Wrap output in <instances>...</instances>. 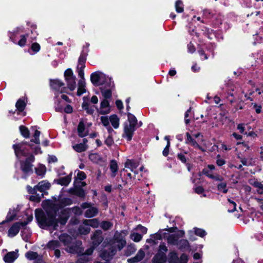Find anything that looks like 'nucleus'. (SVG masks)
<instances>
[{
  "mask_svg": "<svg viewBox=\"0 0 263 263\" xmlns=\"http://www.w3.org/2000/svg\"><path fill=\"white\" fill-rule=\"evenodd\" d=\"M52 204L50 201L43 202V207L46 212V215L41 209H37L35 211L36 219L40 227L43 229L52 228L53 230H56L58 223L64 225L67 222L71 211L76 215H81L82 213L81 207L76 206L71 209H64L61 210V214L55 219L53 216L55 210L51 208Z\"/></svg>",
  "mask_w": 263,
  "mask_h": 263,
  "instance_id": "1",
  "label": "nucleus"
},
{
  "mask_svg": "<svg viewBox=\"0 0 263 263\" xmlns=\"http://www.w3.org/2000/svg\"><path fill=\"white\" fill-rule=\"evenodd\" d=\"M59 238L60 240L64 243V245L67 246L66 249L67 252L70 253H77L81 256L85 255V260L87 262L89 260L88 256L92 253L94 248L100 244L103 239L102 231L101 230L96 231L91 237L93 246L88 249L86 252L83 253V250L80 247L82 245L81 241L77 242L76 244L73 245L72 244V237L66 234H61L59 236Z\"/></svg>",
  "mask_w": 263,
  "mask_h": 263,
  "instance_id": "2",
  "label": "nucleus"
},
{
  "mask_svg": "<svg viewBox=\"0 0 263 263\" xmlns=\"http://www.w3.org/2000/svg\"><path fill=\"white\" fill-rule=\"evenodd\" d=\"M127 235V232L125 230L121 232H116L110 245L107 247V249L100 253V256L104 260L110 261L117 250L120 251L125 246L126 241L125 236Z\"/></svg>",
  "mask_w": 263,
  "mask_h": 263,
  "instance_id": "3",
  "label": "nucleus"
},
{
  "mask_svg": "<svg viewBox=\"0 0 263 263\" xmlns=\"http://www.w3.org/2000/svg\"><path fill=\"white\" fill-rule=\"evenodd\" d=\"M13 148L16 157L18 159L23 157H29L31 155L29 151L30 144H28L26 142L13 144Z\"/></svg>",
  "mask_w": 263,
  "mask_h": 263,
  "instance_id": "4",
  "label": "nucleus"
},
{
  "mask_svg": "<svg viewBox=\"0 0 263 263\" xmlns=\"http://www.w3.org/2000/svg\"><path fill=\"white\" fill-rule=\"evenodd\" d=\"M91 83L96 86H102L108 82H110V79L104 73L97 71L91 73L90 76Z\"/></svg>",
  "mask_w": 263,
  "mask_h": 263,
  "instance_id": "5",
  "label": "nucleus"
},
{
  "mask_svg": "<svg viewBox=\"0 0 263 263\" xmlns=\"http://www.w3.org/2000/svg\"><path fill=\"white\" fill-rule=\"evenodd\" d=\"M64 77L68 88L71 91L76 87V76L71 69H67L64 72Z\"/></svg>",
  "mask_w": 263,
  "mask_h": 263,
  "instance_id": "6",
  "label": "nucleus"
},
{
  "mask_svg": "<svg viewBox=\"0 0 263 263\" xmlns=\"http://www.w3.org/2000/svg\"><path fill=\"white\" fill-rule=\"evenodd\" d=\"M50 184L48 182L45 180L40 182L38 184L35 186L33 188L30 186H27V190L29 193L32 194H35L36 191H40V192H43L49 189Z\"/></svg>",
  "mask_w": 263,
  "mask_h": 263,
  "instance_id": "7",
  "label": "nucleus"
},
{
  "mask_svg": "<svg viewBox=\"0 0 263 263\" xmlns=\"http://www.w3.org/2000/svg\"><path fill=\"white\" fill-rule=\"evenodd\" d=\"M81 206L82 209L86 210L84 213V215L86 217H93L98 213V208L92 206L90 203H83L81 205Z\"/></svg>",
  "mask_w": 263,
  "mask_h": 263,
  "instance_id": "8",
  "label": "nucleus"
},
{
  "mask_svg": "<svg viewBox=\"0 0 263 263\" xmlns=\"http://www.w3.org/2000/svg\"><path fill=\"white\" fill-rule=\"evenodd\" d=\"M86 56L87 55L86 54L83 53L81 54L79 58L77 66V71L78 73V76L80 78V79H83V80H85L84 69L85 67Z\"/></svg>",
  "mask_w": 263,
  "mask_h": 263,
  "instance_id": "9",
  "label": "nucleus"
},
{
  "mask_svg": "<svg viewBox=\"0 0 263 263\" xmlns=\"http://www.w3.org/2000/svg\"><path fill=\"white\" fill-rule=\"evenodd\" d=\"M27 224V222H15L9 229L8 231V236L10 237H13L19 232L21 228L25 227Z\"/></svg>",
  "mask_w": 263,
  "mask_h": 263,
  "instance_id": "10",
  "label": "nucleus"
},
{
  "mask_svg": "<svg viewBox=\"0 0 263 263\" xmlns=\"http://www.w3.org/2000/svg\"><path fill=\"white\" fill-rule=\"evenodd\" d=\"M34 161V157L32 155H30L25 161L21 162V169L24 173L27 174L32 172V165L31 163Z\"/></svg>",
  "mask_w": 263,
  "mask_h": 263,
  "instance_id": "11",
  "label": "nucleus"
},
{
  "mask_svg": "<svg viewBox=\"0 0 263 263\" xmlns=\"http://www.w3.org/2000/svg\"><path fill=\"white\" fill-rule=\"evenodd\" d=\"M91 123L85 124L83 121H81L78 126V135L81 137L87 136L89 133L88 128L91 126Z\"/></svg>",
  "mask_w": 263,
  "mask_h": 263,
  "instance_id": "12",
  "label": "nucleus"
},
{
  "mask_svg": "<svg viewBox=\"0 0 263 263\" xmlns=\"http://www.w3.org/2000/svg\"><path fill=\"white\" fill-rule=\"evenodd\" d=\"M124 166L125 168H128L131 172L134 173L135 179H136V176L138 174V171L137 168L139 166V162L132 159H128L125 162Z\"/></svg>",
  "mask_w": 263,
  "mask_h": 263,
  "instance_id": "13",
  "label": "nucleus"
},
{
  "mask_svg": "<svg viewBox=\"0 0 263 263\" xmlns=\"http://www.w3.org/2000/svg\"><path fill=\"white\" fill-rule=\"evenodd\" d=\"M184 234L183 231H179L177 234H171L167 236L166 235L167 243L172 245H178V239L182 237Z\"/></svg>",
  "mask_w": 263,
  "mask_h": 263,
  "instance_id": "14",
  "label": "nucleus"
},
{
  "mask_svg": "<svg viewBox=\"0 0 263 263\" xmlns=\"http://www.w3.org/2000/svg\"><path fill=\"white\" fill-rule=\"evenodd\" d=\"M20 210V209L18 205H17L16 207L10 208L7 215L6 219L0 223V224H4L6 222H10L14 220Z\"/></svg>",
  "mask_w": 263,
  "mask_h": 263,
  "instance_id": "15",
  "label": "nucleus"
},
{
  "mask_svg": "<svg viewBox=\"0 0 263 263\" xmlns=\"http://www.w3.org/2000/svg\"><path fill=\"white\" fill-rule=\"evenodd\" d=\"M50 86L55 91L60 93L65 92L66 88L64 87V84L59 80H52L50 82Z\"/></svg>",
  "mask_w": 263,
  "mask_h": 263,
  "instance_id": "16",
  "label": "nucleus"
},
{
  "mask_svg": "<svg viewBox=\"0 0 263 263\" xmlns=\"http://www.w3.org/2000/svg\"><path fill=\"white\" fill-rule=\"evenodd\" d=\"M98 112L101 115L108 114L110 112V106L107 100L103 99L100 104V107L97 109Z\"/></svg>",
  "mask_w": 263,
  "mask_h": 263,
  "instance_id": "17",
  "label": "nucleus"
},
{
  "mask_svg": "<svg viewBox=\"0 0 263 263\" xmlns=\"http://www.w3.org/2000/svg\"><path fill=\"white\" fill-rule=\"evenodd\" d=\"M135 130L136 127L128 124L125 125L123 137L126 138L127 141H130Z\"/></svg>",
  "mask_w": 263,
  "mask_h": 263,
  "instance_id": "18",
  "label": "nucleus"
},
{
  "mask_svg": "<svg viewBox=\"0 0 263 263\" xmlns=\"http://www.w3.org/2000/svg\"><path fill=\"white\" fill-rule=\"evenodd\" d=\"M18 257V250L10 252L6 254L4 257V260L6 263H13Z\"/></svg>",
  "mask_w": 263,
  "mask_h": 263,
  "instance_id": "19",
  "label": "nucleus"
},
{
  "mask_svg": "<svg viewBox=\"0 0 263 263\" xmlns=\"http://www.w3.org/2000/svg\"><path fill=\"white\" fill-rule=\"evenodd\" d=\"M164 231H166L165 229H160L155 234H151L150 237L154 238L155 241L158 242V240H162L163 238L166 237L167 233Z\"/></svg>",
  "mask_w": 263,
  "mask_h": 263,
  "instance_id": "20",
  "label": "nucleus"
},
{
  "mask_svg": "<svg viewBox=\"0 0 263 263\" xmlns=\"http://www.w3.org/2000/svg\"><path fill=\"white\" fill-rule=\"evenodd\" d=\"M166 254L158 252L153 258V263H164L166 261Z\"/></svg>",
  "mask_w": 263,
  "mask_h": 263,
  "instance_id": "21",
  "label": "nucleus"
},
{
  "mask_svg": "<svg viewBox=\"0 0 263 263\" xmlns=\"http://www.w3.org/2000/svg\"><path fill=\"white\" fill-rule=\"evenodd\" d=\"M85 81L83 79H80L78 82V88L77 91V95L81 96L86 92Z\"/></svg>",
  "mask_w": 263,
  "mask_h": 263,
  "instance_id": "22",
  "label": "nucleus"
},
{
  "mask_svg": "<svg viewBox=\"0 0 263 263\" xmlns=\"http://www.w3.org/2000/svg\"><path fill=\"white\" fill-rule=\"evenodd\" d=\"M101 122L103 125L105 127L108 133L110 134L113 132L112 128L110 126V119L107 116H102L100 118Z\"/></svg>",
  "mask_w": 263,
  "mask_h": 263,
  "instance_id": "23",
  "label": "nucleus"
},
{
  "mask_svg": "<svg viewBox=\"0 0 263 263\" xmlns=\"http://www.w3.org/2000/svg\"><path fill=\"white\" fill-rule=\"evenodd\" d=\"M145 256V253L144 251L140 249L137 255L133 258L128 259L129 262L134 263L141 261Z\"/></svg>",
  "mask_w": 263,
  "mask_h": 263,
  "instance_id": "24",
  "label": "nucleus"
},
{
  "mask_svg": "<svg viewBox=\"0 0 263 263\" xmlns=\"http://www.w3.org/2000/svg\"><path fill=\"white\" fill-rule=\"evenodd\" d=\"M33 130H34V133L33 135V138L31 139V141L32 142H33L37 145L40 144V136L41 134V133L40 131H39L37 129H36V127H32V128Z\"/></svg>",
  "mask_w": 263,
  "mask_h": 263,
  "instance_id": "25",
  "label": "nucleus"
},
{
  "mask_svg": "<svg viewBox=\"0 0 263 263\" xmlns=\"http://www.w3.org/2000/svg\"><path fill=\"white\" fill-rule=\"evenodd\" d=\"M83 224L87 226H91L93 228H97L99 226V222L97 219H92L89 220H85L83 221Z\"/></svg>",
  "mask_w": 263,
  "mask_h": 263,
  "instance_id": "26",
  "label": "nucleus"
},
{
  "mask_svg": "<svg viewBox=\"0 0 263 263\" xmlns=\"http://www.w3.org/2000/svg\"><path fill=\"white\" fill-rule=\"evenodd\" d=\"M179 258L177 254L175 251L171 252L168 255V261L169 263H177Z\"/></svg>",
  "mask_w": 263,
  "mask_h": 263,
  "instance_id": "27",
  "label": "nucleus"
},
{
  "mask_svg": "<svg viewBox=\"0 0 263 263\" xmlns=\"http://www.w3.org/2000/svg\"><path fill=\"white\" fill-rule=\"evenodd\" d=\"M71 180V175L62 177L58 180V183L62 185L67 186L69 184Z\"/></svg>",
  "mask_w": 263,
  "mask_h": 263,
  "instance_id": "28",
  "label": "nucleus"
},
{
  "mask_svg": "<svg viewBox=\"0 0 263 263\" xmlns=\"http://www.w3.org/2000/svg\"><path fill=\"white\" fill-rule=\"evenodd\" d=\"M110 169L111 172V176L112 177H115L118 171V164L115 160H111L110 162Z\"/></svg>",
  "mask_w": 263,
  "mask_h": 263,
  "instance_id": "29",
  "label": "nucleus"
},
{
  "mask_svg": "<svg viewBox=\"0 0 263 263\" xmlns=\"http://www.w3.org/2000/svg\"><path fill=\"white\" fill-rule=\"evenodd\" d=\"M110 123L115 128H118L119 126V119L116 115L109 117Z\"/></svg>",
  "mask_w": 263,
  "mask_h": 263,
  "instance_id": "30",
  "label": "nucleus"
},
{
  "mask_svg": "<svg viewBox=\"0 0 263 263\" xmlns=\"http://www.w3.org/2000/svg\"><path fill=\"white\" fill-rule=\"evenodd\" d=\"M89 160L93 163H100L102 162L101 157L97 154H91L89 155Z\"/></svg>",
  "mask_w": 263,
  "mask_h": 263,
  "instance_id": "31",
  "label": "nucleus"
},
{
  "mask_svg": "<svg viewBox=\"0 0 263 263\" xmlns=\"http://www.w3.org/2000/svg\"><path fill=\"white\" fill-rule=\"evenodd\" d=\"M46 172V167L43 164H40L35 168V172L38 176L43 177Z\"/></svg>",
  "mask_w": 263,
  "mask_h": 263,
  "instance_id": "32",
  "label": "nucleus"
},
{
  "mask_svg": "<svg viewBox=\"0 0 263 263\" xmlns=\"http://www.w3.org/2000/svg\"><path fill=\"white\" fill-rule=\"evenodd\" d=\"M73 148L78 153H81L85 151L87 148V146L85 144H77L72 146Z\"/></svg>",
  "mask_w": 263,
  "mask_h": 263,
  "instance_id": "33",
  "label": "nucleus"
},
{
  "mask_svg": "<svg viewBox=\"0 0 263 263\" xmlns=\"http://www.w3.org/2000/svg\"><path fill=\"white\" fill-rule=\"evenodd\" d=\"M22 31H23L22 30L21 28H17L15 29H14L12 32H9V36L10 40L14 43H16V40L15 39V36Z\"/></svg>",
  "mask_w": 263,
  "mask_h": 263,
  "instance_id": "34",
  "label": "nucleus"
},
{
  "mask_svg": "<svg viewBox=\"0 0 263 263\" xmlns=\"http://www.w3.org/2000/svg\"><path fill=\"white\" fill-rule=\"evenodd\" d=\"M187 137L186 142L190 143L192 145L194 146L195 148H198L201 149V147L196 142V141L193 139L191 136L190 135L189 133L186 134Z\"/></svg>",
  "mask_w": 263,
  "mask_h": 263,
  "instance_id": "35",
  "label": "nucleus"
},
{
  "mask_svg": "<svg viewBox=\"0 0 263 263\" xmlns=\"http://www.w3.org/2000/svg\"><path fill=\"white\" fill-rule=\"evenodd\" d=\"M101 93L104 98V99L107 100L111 97V89H104L101 88Z\"/></svg>",
  "mask_w": 263,
  "mask_h": 263,
  "instance_id": "36",
  "label": "nucleus"
},
{
  "mask_svg": "<svg viewBox=\"0 0 263 263\" xmlns=\"http://www.w3.org/2000/svg\"><path fill=\"white\" fill-rule=\"evenodd\" d=\"M128 120L129 125L136 127L137 124V120L136 118L132 114H128Z\"/></svg>",
  "mask_w": 263,
  "mask_h": 263,
  "instance_id": "37",
  "label": "nucleus"
},
{
  "mask_svg": "<svg viewBox=\"0 0 263 263\" xmlns=\"http://www.w3.org/2000/svg\"><path fill=\"white\" fill-rule=\"evenodd\" d=\"M90 228L85 224L81 226L79 228V233L81 235H86L89 233Z\"/></svg>",
  "mask_w": 263,
  "mask_h": 263,
  "instance_id": "38",
  "label": "nucleus"
},
{
  "mask_svg": "<svg viewBox=\"0 0 263 263\" xmlns=\"http://www.w3.org/2000/svg\"><path fill=\"white\" fill-rule=\"evenodd\" d=\"M15 106L19 111H22L26 106V103L24 100L19 99L16 103Z\"/></svg>",
  "mask_w": 263,
  "mask_h": 263,
  "instance_id": "39",
  "label": "nucleus"
},
{
  "mask_svg": "<svg viewBox=\"0 0 263 263\" xmlns=\"http://www.w3.org/2000/svg\"><path fill=\"white\" fill-rule=\"evenodd\" d=\"M176 11L178 13H181L183 11V5L181 0H177L175 3Z\"/></svg>",
  "mask_w": 263,
  "mask_h": 263,
  "instance_id": "40",
  "label": "nucleus"
},
{
  "mask_svg": "<svg viewBox=\"0 0 263 263\" xmlns=\"http://www.w3.org/2000/svg\"><path fill=\"white\" fill-rule=\"evenodd\" d=\"M20 130L21 132V135L25 138H28L29 137L30 133L28 129L24 126H20Z\"/></svg>",
  "mask_w": 263,
  "mask_h": 263,
  "instance_id": "41",
  "label": "nucleus"
},
{
  "mask_svg": "<svg viewBox=\"0 0 263 263\" xmlns=\"http://www.w3.org/2000/svg\"><path fill=\"white\" fill-rule=\"evenodd\" d=\"M86 176L84 172H81L80 171H78L77 178L74 181V185L76 186H77V185L76 184H77L78 179H79L80 180H83L85 179L86 178Z\"/></svg>",
  "mask_w": 263,
  "mask_h": 263,
  "instance_id": "42",
  "label": "nucleus"
},
{
  "mask_svg": "<svg viewBox=\"0 0 263 263\" xmlns=\"http://www.w3.org/2000/svg\"><path fill=\"white\" fill-rule=\"evenodd\" d=\"M130 238L135 242L140 241L142 238V236L138 233L133 232L130 234Z\"/></svg>",
  "mask_w": 263,
  "mask_h": 263,
  "instance_id": "43",
  "label": "nucleus"
},
{
  "mask_svg": "<svg viewBox=\"0 0 263 263\" xmlns=\"http://www.w3.org/2000/svg\"><path fill=\"white\" fill-rule=\"evenodd\" d=\"M59 246V242L57 240L50 241L47 245V247L53 250L57 249Z\"/></svg>",
  "mask_w": 263,
  "mask_h": 263,
  "instance_id": "44",
  "label": "nucleus"
},
{
  "mask_svg": "<svg viewBox=\"0 0 263 263\" xmlns=\"http://www.w3.org/2000/svg\"><path fill=\"white\" fill-rule=\"evenodd\" d=\"M217 188L218 191L223 193H227L228 192V189H227V183L224 182L219 183L217 185Z\"/></svg>",
  "mask_w": 263,
  "mask_h": 263,
  "instance_id": "45",
  "label": "nucleus"
},
{
  "mask_svg": "<svg viewBox=\"0 0 263 263\" xmlns=\"http://www.w3.org/2000/svg\"><path fill=\"white\" fill-rule=\"evenodd\" d=\"M251 107L255 110L256 113L260 114L261 112L262 106L260 104H257L255 102H252Z\"/></svg>",
  "mask_w": 263,
  "mask_h": 263,
  "instance_id": "46",
  "label": "nucleus"
},
{
  "mask_svg": "<svg viewBox=\"0 0 263 263\" xmlns=\"http://www.w3.org/2000/svg\"><path fill=\"white\" fill-rule=\"evenodd\" d=\"M30 148L32 149L35 155L41 154L42 153L40 145L34 146L33 145L30 144Z\"/></svg>",
  "mask_w": 263,
  "mask_h": 263,
  "instance_id": "47",
  "label": "nucleus"
},
{
  "mask_svg": "<svg viewBox=\"0 0 263 263\" xmlns=\"http://www.w3.org/2000/svg\"><path fill=\"white\" fill-rule=\"evenodd\" d=\"M82 107L89 114H92L94 112V109L92 107L90 106L87 103H83L82 104Z\"/></svg>",
  "mask_w": 263,
  "mask_h": 263,
  "instance_id": "48",
  "label": "nucleus"
},
{
  "mask_svg": "<svg viewBox=\"0 0 263 263\" xmlns=\"http://www.w3.org/2000/svg\"><path fill=\"white\" fill-rule=\"evenodd\" d=\"M28 36V35H22L21 36V39L20 41L18 42L17 44L19 45L21 47H23L26 45V41H27V37Z\"/></svg>",
  "mask_w": 263,
  "mask_h": 263,
  "instance_id": "49",
  "label": "nucleus"
},
{
  "mask_svg": "<svg viewBox=\"0 0 263 263\" xmlns=\"http://www.w3.org/2000/svg\"><path fill=\"white\" fill-rule=\"evenodd\" d=\"M194 232L196 235L203 237L206 235V232L204 230L201 229L194 228Z\"/></svg>",
  "mask_w": 263,
  "mask_h": 263,
  "instance_id": "50",
  "label": "nucleus"
},
{
  "mask_svg": "<svg viewBox=\"0 0 263 263\" xmlns=\"http://www.w3.org/2000/svg\"><path fill=\"white\" fill-rule=\"evenodd\" d=\"M112 226V223L109 221H104L101 223V227L104 230H107L111 228Z\"/></svg>",
  "mask_w": 263,
  "mask_h": 263,
  "instance_id": "51",
  "label": "nucleus"
},
{
  "mask_svg": "<svg viewBox=\"0 0 263 263\" xmlns=\"http://www.w3.org/2000/svg\"><path fill=\"white\" fill-rule=\"evenodd\" d=\"M62 205H68L72 204V200L69 198H62L60 200Z\"/></svg>",
  "mask_w": 263,
  "mask_h": 263,
  "instance_id": "52",
  "label": "nucleus"
},
{
  "mask_svg": "<svg viewBox=\"0 0 263 263\" xmlns=\"http://www.w3.org/2000/svg\"><path fill=\"white\" fill-rule=\"evenodd\" d=\"M25 256L29 259H34L36 258L37 253L34 252L29 251L26 253Z\"/></svg>",
  "mask_w": 263,
  "mask_h": 263,
  "instance_id": "53",
  "label": "nucleus"
},
{
  "mask_svg": "<svg viewBox=\"0 0 263 263\" xmlns=\"http://www.w3.org/2000/svg\"><path fill=\"white\" fill-rule=\"evenodd\" d=\"M36 193L35 194H32V195H31L30 197V199L32 201H35V202H39L41 199V198L43 197V194H41V195H35Z\"/></svg>",
  "mask_w": 263,
  "mask_h": 263,
  "instance_id": "54",
  "label": "nucleus"
},
{
  "mask_svg": "<svg viewBox=\"0 0 263 263\" xmlns=\"http://www.w3.org/2000/svg\"><path fill=\"white\" fill-rule=\"evenodd\" d=\"M31 49L34 52V53H35L40 50L41 47L38 43H34L31 45Z\"/></svg>",
  "mask_w": 263,
  "mask_h": 263,
  "instance_id": "55",
  "label": "nucleus"
},
{
  "mask_svg": "<svg viewBox=\"0 0 263 263\" xmlns=\"http://www.w3.org/2000/svg\"><path fill=\"white\" fill-rule=\"evenodd\" d=\"M167 251V248L164 244V243H161L159 245V250L158 252L162 253V254H165L166 252Z\"/></svg>",
  "mask_w": 263,
  "mask_h": 263,
  "instance_id": "56",
  "label": "nucleus"
},
{
  "mask_svg": "<svg viewBox=\"0 0 263 263\" xmlns=\"http://www.w3.org/2000/svg\"><path fill=\"white\" fill-rule=\"evenodd\" d=\"M136 251L134 245H129L127 248V252L125 253L126 256H129Z\"/></svg>",
  "mask_w": 263,
  "mask_h": 263,
  "instance_id": "57",
  "label": "nucleus"
},
{
  "mask_svg": "<svg viewBox=\"0 0 263 263\" xmlns=\"http://www.w3.org/2000/svg\"><path fill=\"white\" fill-rule=\"evenodd\" d=\"M114 140L111 135H109L105 139V143L108 146H110L114 144Z\"/></svg>",
  "mask_w": 263,
  "mask_h": 263,
  "instance_id": "58",
  "label": "nucleus"
},
{
  "mask_svg": "<svg viewBox=\"0 0 263 263\" xmlns=\"http://www.w3.org/2000/svg\"><path fill=\"white\" fill-rule=\"evenodd\" d=\"M135 229L136 230L139 231L143 234H146L147 232V229L141 224L138 225Z\"/></svg>",
  "mask_w": 263,
  "mask_h": 263,
  "instance_id": "59",
  "label": "nucleus"
},
{
  "mask_svg": "<svg viewBox=\"0 0 263 263\" xmlns=\"http://www.w3.org/2000/svg\"><path fill=\"white\" fill-rule=\"evenodd\" d=\"M179 245L180 248H186L189 247V243L187 240L183 239L180 241Z\"/></svg>",
  "mask_w": 263,
  "mask_h": 263,
  "instance_id": "60",
  "label": "nucleus"
},
{
  "mask_svg": "<svg viewBox=\"0 0 263 263\" xmlns=\"http://www.w3.org/2000/svg\"><path fill=\"white\" fill-rule=\"evenodd\" d=\"M237 129L241 134H245V125L243 123H240L237 125Z\"/></svg>",
  "mask_w": 263,
  "mask_h": 263,
  "instance_id": "61",
  "label": "nucleus"
},
{
  "mask_svg": "<svg viewBox=\"0 0 263 263\" xmlns=\"http://www.w3.org/2000/svg\"><path fill=\"white\" fill-rule=\"evenodd\" d=\"M203 173L204 174H205V175H206L207 176H208L210 178H215L216 179H219L217 177H215L213 175H212L210 173V170H209L208 168H204L203 170Z\"/></svg>",
  "mask_w": 263,
  "mask_h": 263,
  "instance_id": "62",
  "label": "nucleus"
},
{
  "mask_svg": "<svg viewBox=\"0 0 263 263\" xmlns=\"http://www.w3.org/2000/svg\"><path fill=\"white\" fill-rule=\"evenodd\" d=\"M187 260H188L187 256L185 254H182L180 258V263H187Z\"/></svg>",
  "mask_w": 263,
  "mask_h": 263,
  "instance_id": "63",
  "label": "nucleus"
},
{
  "mask_svg": "<svg viewBox=\"0 0 263 263\" xmlns=\"http://www.w3.org/2000/svg\"><path fill=\"white\" fill-rule=\"evenodd\" d=\"M194 189L195 193H196L198 194H202L204 191L203 187L201 186H196Z\"/></svg>",
  "mask_w": 263,
  "mask_h": 263,
  "instance_id": "64",
  "label": "nucleus"
}]
</instances>
